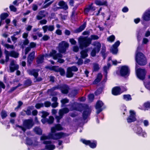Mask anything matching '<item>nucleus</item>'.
Instances as JSON below:
<instances>
[{
  "instance_id": "2",
  "label": "nucleus",
  "mask_w": 150,
  "mask_h": 150,
  "mask_svg": "<svg viewBox=\"0 0 150 150\" xmlns=\"http://www.w3.org/2000/svg\"><path fill=\"white\" fill-rule=\"evenodd\" d=\"M99 38V37L96 35H92L91 38H88L86 37H80L78 39L79 42L80 46L82 47L88 46L91 43V40H97Z\"/></svg>"
},
{
  "instance_id": "55",
  "label": "nucleus",
  "mask_w": 150,
  "mask_h": 150,
  "mask_svg": "<svg viewBox=\"0 0 150 150\" xmlns=\"http://www.w3.org/2000/svg\"><path fill=\"white\" fill-rule=\"evenodd\" d=\"M50 38V37L47 35H44L42 38V39L45 41L47 40Z\"/></svg>"
},
{
  "instance_id": "58",
  "label": "nucleus",
  "mask_w": 150,
  "mask_h": 150,
  "mask_svg": "<svg viewBox=\"0 0 150 150\" xmlns=\"http://www.w3.org/2000/svg\"><path fill=\"white\" fill-rule=\"evenodd\" d=\"M50 102L49 101H46L44 103L45 106L46 107H49L50 106Z\"/></svg>"
},
{
  "instance_id": "50",
  "label": "nucleus",
  "mask_w": 150,
  "mask_h": 150,
  "mask_svg": "<svg viewBox=\"0 0 150 150\" xmlns=\"http://www.w3.org/2000/svg\"><path fill=\"white\" fill-rule=\"evenodd\" d=\"M5 86L4 84L1 82L0 81V93L1 91V88H5Z\"/></svg>"
},
{
  "instance_id": "10",
  "label": "nucleus",
  "mask_w": 150,
  "mask_h": 150,
  "mask_svg": "<svg viewBox=\"0 0 150 150\" xmlns=\"http://www.w3.org/2000/svg\"><path fill=\"white\" fill-rule=\"evenodd\" d=\"M47 139L41 140L42 143L43 144H45L46 145L45 146L46 149L47 150H53L55 148V146L53 144H51V142L50 141H47Z\"/></svg>"
},
{
  "instance_id": "31",
  "label": "nucleus",
  "mask_w": 150,
  "mask_h": 150,
  "mask_svg": "<svg viewBox=\"0 0 150 150\" xmlns=\"http://www.w3.org/2000/svg\"><path fill=\"white\" fill-rule=\"evenodd\" d=\"M95 4L98 5H105L107 6L106 1H101L99 0H96L95 1Z\"/></svg>"
},
{
  "instance_id": "26",
  "label": "nucleus",
  "mask_w": 150,
  "mask_h": 150,
  "mask_svg": "<svg viewBox=\"0 0 150 150\" xmlns=\"http://www.w3.org/2000/svg\"><path fill=\"white\" fill-rule=\"evenodd\" d=\"M35 53L34 52H33L31 53L29 55L28 57V62L29 63H30L34 59V57Z\"/></svg>"
},
{
  "instance_id": "17",
  "label": "nucleus",
  "mask_w": 150,
  "mask_h": 150,
  "mask_svg": "<svg viewBox=\"0 0 150 150\" xmlns=\"http://www.w3.org/2000/svg\"><path fill=\"white\" fill-rule=\"evenodd\" d=\"M69 112V110L66 108L60 110L59 112V116H57L55 117L57 120V122H59V120L62 117V116L64 114L67 113Z\"/></svg>"
},
{
  "instance_id": "12",
  "label": "nucleus",
  "mask_w": 150,
  "mask_h": 150,
  "mask_svg": "<svg viewBox=\"0 0 150 150\" xmlns=\"http://www.w3.org/2000/svg\"><path fill=\"white\" fill-rule=\"evenodd\" d=\"M81 141L83 144L86 145H88L91 148H94L96 147L97 143L95 141H90L84 139H81Z\"/></svg>"
},
{
  "instance_id": "40",
  "label": "nucleus",
  "mask_w": 150,
  "mask_h": 150,
  "mask_svg": "<svg viewBox=\"0 0 150 150\" xmlns=\"http://www.w3.org/2000/svg\"><path fill=\"white\" fill-rule=\"evenodd\" d=\"M8 16V15L7 13H4L2 14L0 16L1 20H2L5 19Z\"/></svg>"
},
{
  "instance_id": "36",
  "label": "nucleus",
  "mask_w": 150,
  "mask_h": 150,
  "mask_svg": "<svg viewBox=\"0 0 150 150\" xmlns=\"http://www.w3.org/2000/svg\"><path fill=\"white\" fill-rule=\"evenodd\" d=\"M102 76V75L101 74H99L97 76V79L95 80L94 82V83H96V82L99 81L101 79Z\"/></svg>"
},
{
  "instance_id": "30",
  "label": "nucleus",
  "mask_w": 150,
  "mask_h": 150,
  "mask_svg": "<svg viewBox=\"0 0 150 150\" xmlns=\"http://www.w3.org/2000/svg\"><path fill=\"white\" fill-rule=\"evenodd\" d=\"M88 50H83L81 52V57L83 58H84L88 56L87 53Z\"/></svg>"
},
{
  "instance_id": "51",
  "label": "nucleus",
  "mask_w": 150,
  "mask_h": 150,
  "mask_svg": "<svg viewBox=\"0 0 150 150\" xmlns=\"http://www.w3.org/2000/svg\"><path fill=\"white\" fill-rule=\"evenodd\" d=\"M10 8L11 11L14 12L16 11V8L13 5L10 6Z\"/></svg>"
},
{
  "instance_id": "28",
  "label": "nucleus",
  "mask_w": 150,
  "mask_h": 150,
  "mask_svg": "<svg viewBox=\"0 0 150 150\" xmlns=\"http://www.w3.org/2000/svg\"><path fill=\"white\" fill-rule=\"evenodd\" d=\"M26 143L28 144L35 147L38 144V143L37 142H35L33 143L32 141L30 139L26 141Z\"/></svg>"
},
{
  "instance_id": "43",
  "label": "nucleus",
  "mask_w": 150,
  "mask_h": 150,
  "mask_svg": "<svg viewBox=\"0 0 150 150\" xmlns=\"http://www.w3.org/2000/svg\"><path fill=\"white\" fill-rule=\"evenodd\" d=\"M42 117L43 118H45L46 116L49 115V113L48 112L45 111L42 112Z\"/></svg>"
},
{
  "instance_id": "59",
  "label": "nucleus",
  "mask_w": 150,
  "mask_h": 150,
  "mask_svg": "<svg viewBox=\"0 0 150 150\" xmlns=\"http://www.w3.org/2000/svg\"><path fill=\"white\" fill-rule=\"evenodd\" d=\"M68 100L66 98L63 99L61 100V102L63 104H64L66 103H67L68 102Z\"/></svg>"
},
{
  "instance_id": "54",
  "label": "nucleus",
  "mask_w": 150,
  "mask_h": 150,
  "mask_svg": "<svg viewBox=\"0 0 150 150\" xmlns=\"http://www.w3.org/2000/svg\"><path fill=\"white\" fill-rule=\"evenodd\" d=\"M70 67L71 68V71H76L78 70V68L75 66H73Z\"/></svg>"
},
{
  "instance_id": "47",
  "label": "nucleus",
  "mask_w": 150,
  "mask_h": 150,
  "mask_svg": "<svg viewBox=\"0 0 150 150\" xmlns=\"http://www.w3.org/2000/svg\"><path fill=\"white\" fill-rule=\"evenodd\" d=\"M23 1V0H16L13 2V3L14 5L18 6L19 3Z\"/></svg>"
},
{
  "instance_id": "38",
  "label": "nucleus",
  "mask_w": 150,
  "mask_h": 150,
  "mask_svg": "<svg viewBox=\"0 0 150 150\" xmlns=\"http://www.w3.org/2000/svg\"><path fill=\"white\" fill-rule=\"evenodd\" d=\"M33 109V107L32 106L28 108L26 111V113L28 115H30L31 114V111Z\"/></svg>"
},
{
  "instance_id": "44",
  "label": "nucleus",
  "mask_w": 150,
  "mask_h": 150,
  "mask_svg": "<svg viewBox=\"0 0 150 150\" xmlns=\"http://www.w3.org/2000/svg\"><path fill=\"white\" fill-rule=\"evenodd\" d=\"M44 106L43 104V103H37L35 105V108L38 109H39L40 108L43 107Z\"/></svg>"
},
{
  "instance_id": "63",
  "label": "nucleus",
  "mask_w": 150,
  "mask_h": 150,
  "mask_svg": "<svg viewBox=\"0 0 150 150\" xmlns=\"http://www.w3.org/2000/svg\"><path fill=\"white\" fill-rule=\"evenodd\" d=\"M128 8L127 7H124L122 9V11L123 12H126L128 11Z\"/></svg>"
},
{
  "instance_id": "13",
  "label": "nucleus",
  "mask_w": 150,
  "mask_h": 150,
  "mask_svg": "<svg viewBox=\"0 0 150 150\" xmlns=\"http://www.w3.org/2000/svg\"><path fill=\"white\" fill-rule=\"evenodd\" d=\"M19 68V65L17 64L16 62L14 60L11 61L9 65V70L10 72H13Z\"/></svg>"
},
{
  "instance_id": "62",
  "label": "nucleus",
  "mask_w": 150,
  "mask_h": 150,
  "mask_svg": "<svg viewBox=\"0 0 150 150\" xmlns=\"http://www.w3.org/2000/svg\"><path fill=\"white\" fill-rule=\"evenodd\" d=\"M73 50L74 52H77L79 50V48L77 46H75L73 47Z\"/></svg>"
},
{
  "instance_id": "39",
  "label": "nucleus",
  "mask_w": 150,
  "mask_h": 150,
  "mask_svg": "<svg viewBox=\"0 0 150 150\" xmlns=\"http://www.w3.org/2000/svg\"><path fill=\"white\" fill-rule=\"evenodd\" d=\"M53 127L55 128L56 131V130H61L63 129V128L61 126L60 124H57L55 125V127Z\"/></svg>"
},
{
  "instance_id": "32",
  "label": "nucleus",
  "mask_w": 150,
  "mask_h": 150,
  "mask_svg": "<svg viewBox=\"0 0 150 150\" xmlns=\"http://www.w3.org/2000/svg\"><path fill=\"white\" fill-rule=\"evenodd\" d=\"M86 24L85 23H84L76 31V33L80 32L83 30L86 26Z\"/></svg>"
},
{
  "instance_id": "15",
  "label": "nucleus",
  "mask_w": 150,
  "mask_h": 150,
  "mask_svg": "<svg viewBox=\"0 0 150 150\" xmlns=\"http://www.w3.org/2000/svg\"><path fill=\"white\" fill-rule=\"evenodd\" d=\"M129 70L128 67L123 66L121 67L120 70V74L121 76H125L129 75Z\"/></svg>"
},
{
  "instance_id": "46",
  "label": "nucleus",
  "mask_w": 150,
  "mask_h": 150,
  "mask_svg": "<svg viewBox=\"0 0 150 150\" xmlns=\"http://www.w3.org/2000/svg\"><path fill=\"white\" fill-rule=\"evenodd\" d=\"M47 120V122L48 123H52L54 120V118L52 116H50L49 117V119L48 120Z\"/></svg>"
},
{
  "instance_id": "53",
  "label": "nucleus",
  "mask_w": 150,
  "mask_h": 150,
  "mask_svg": "<svg viewBox=\"0 0 150 150\" xmlns=\"http://www.w3.org/2000/svg\"><path fill=\"white\" fill-rule=\"evenodd\" d=\"M144 125L145 126H147L149 125V122L148 120H144L143 122Z\"/></svg>"
},
{
  "instance_id": "1",
  "label": "nucleus",
  "mask_w": 150,
  "mask_h": 150,
  "mask_svg": "<svg viewBox=\"0 0 150 150\" xmlns=\"http://www.w3.org/2000/svg\"><path fill=\"white\" fill-rule=\"evenodd\" d=\"M56 132L54 127H52L51 129V132L48 135H43L40 137L42 140L52 139L54 140H57L64 137L66 134L62 132L54 134Z\"/></svg>"
},
{
  "instance_id": "6",
  "label": "nucleus",
  "mask_w": 150,
  "mask_h": 150,
  "mask_svg": "<svg viewBox=\"0 0 150 150\" xmlns=\"http://www.w3.org/2000/svg\"><path fill=\"white\" fill-rule=\"evenodd\" d=\"M56 52L54 50H52L50 52L49 56L50 57H52V58L55 60L58 59V62L62 63L64 62V61L63 59H60V58L62 57V55L60 54H56Z\"/></svg>"
},
{
  "instance_id": "25",
  "label": "nucleus",
  "mask_w": 150,
  "mask_h": 150,
  "mask_svg": "<svg viewBox=\"0 0 150 150\" xmlns=\"http://www.w3.org/2000/svg\"><path fill=\"white\" fill-rule=\"evenodd\" d=\"M28 73L29 74L33 75L35 78H36L38 76V71L36 70H29Z\"/></svg>"
},
{
  "instance_id": "41",
  "label": "nucleus",
  "mask_w": 150,
  "mask_h": 150,
  "mask_svg": "<svg viewBox=\"0 0 150 150\" xmlns=\"http://www.w3.org/2000/svg\"><path fill=\"white\" fill-rule=\"evenodd\" d=\"M100 69L99 65L96 64H93V69L94 71H98Z\"/></svg>"
},
{
  "instance_id": "60",
  "label": "nucleus",
  "mask_w": 150,
  "mask_h": 150,
  "mask_svg": "<svg viewBox=\"0 0 150 150\" xmlns=\"http://www.w3.org/2000/svg\"><path fill=\"white\" fill-rule=\"evenodd\" d=\"M56 33L58 35H61L62 34V31L59 29L57 30L56 31Z\"/></svg>"
},
{
  "instance_id": "37",
  "label": "nucleus",
  "mask_w": 150,
  "mask_h": 150,
  "mask_svg": "<svg viewBox=\"0 0 150 150\" xmlns=\"http://www.w3.org/2000/svg\"><path fill=\"white\" fill-rule=\"evenodd\" d=\"M115 37L114 35H112L107 38V40L110 42H113L115 39Z\"/></svg>"
},
{
  "instance_id": "64",
  "label": "nucleus",
  "mask_w": 150,
  "mask_h": 150,
  "mask_svg": "<svg viewBox=\"0 0 150 150\" xmlns=\"http://www.w3.org/2000/svg\"><path fill=\"white\" fill-rule=\"evenodd\" d=\"M58 105V103L57 102H55L52 104V106L53 108H55Z\"/></svg>"
},
{
  "instance_id": "19",
  "label": "nucleus",
  "mask_w": 150,
  "mask_h": 150,
  "mask_svg": "<svg viewBox=\"0 0 150 150\" xmlns=\"http://www.w3.org/2000/svg\"><path fill=\"white\" fill-rule=\"evenodd\" d=\"M142 18V20L148 21L150 20V9L146 10L143 14Z\"/></svg>"
},
{
  "instance_id": "45",
  "label": "nucleus",
  "mask_w": 150,
  "mask_h": 150,
  "mask_svg": "<svg viewBox=\"0 0 150 150\" xmlns=\"http://www.w3.org/2000/svg\"><path fill=\"white\" fill-rule=\"evenodd\" d=\"M61 91L62 93L66 94L68 92V90L67 87H65L64 88H62L61 89Z\"/></svg>"
},
{
  "instance_id": "16",
  "label": "nucleus",
  "mask_w": 150,
  "mask_h": 150,
  "mask_svg": "<svg viewBox=\"0 0 150 150\" xmlns=\"http://www.w3.org/2000/svg\"><path fill=\"white\" fill-rule=\"evenodd\" d=\"M120 44L119 41H117L112 46L110 50L111 52L113 54H116L118 51L117 47L119 46Z\"/></svg>"
},
{
  "instance_id": "24",
  "label": "nucleus",
  "mask_w": 150,
  "mask_h": 150,
  "mask_svg": "<svg viewBox=\"0 0 150 150\" xmlns=\"http://www.w3.org/2000/svg\"><path fill=\"white\" fill-rule=\"evenodd\" d=\"M45 57V58H48L50 57L49 54H46L44 56H40L38 57L37 59V62L38 64L41 63L43 62L44 57Z\"/></svg>"
},
{
  "instance_id": "52",
  "label": "nucleus",
  "mask_w": 150,
  "mask_h": 150,
  "mask_svg": "<svg viewBox=\"0 0 150 150\" xmlns=\"http://www.w3.org/2000/svg\"><path fill=\"white\" fill-rule=\"evenodd\" d=\"M88 98L90 100H92L94 98V95L93 94H90L88 96Z\"/></svg>"
},
{
  "instance_id": "23",
  "label": "nucleus",
  "mask_w": 150,
  "mask_h": 150,
  "mask_svg": "<svg viewBox=\"0 0 150 150\" xmlns=\"http://www.w3.org/2000/svg\"><path fill=\"white\" fill-rule=\"evenodd\" d=\"M122 92V91H121L120 88L119 87H115L112 90V93L114 95H117Z\"/></svg>"
},
{
  "instance_id": "14",
  "label": "nucleus",
  "mask_w": 150,
  "mask_h": 150,
  "mask_svg": "<svg viewBox=\"0 0 150 150\" xmlns=\"http://www.w3.org/2000/svg\"><path fill=\"white\" fill-rule=\"evenodd\" d=\"M135 132L138 135L143 137H146L147 136L146 133L143 130L142 128L139 126H136L134 129Z\"/></svg>"
},
{
  "instance_id": "42",
  "label": "nucleus",
  "mask_w": 150,
  "mask_h": 150,
  "mask_svg": "<svg viewBox=\"0 0 150 150\" xmlns=\"http://www.w3.org/2000/svg\"><path fill=\"white\" fill-rule=\"evenodd\" d=\"M3 45L6 47L7 48V49H14V46L13 45H10L8 44H4Z\"/></svg>"
},
{
  "instance_id": "18",
  "label": "nucleus",
  "mask_w": 150,
  "mask_h": 150,
  "mask_svg": "<svg viewBox=\"0 0 150 150\" xmlns=\"http://www.w3.org/2000/svg\"><path fill=\"white\" fill-rule=\"evenodd\" d=\"M50 70H53L56 72H59L60 74L62 76L64 75L65 72L64 69L61 68H59L58 67L53 66L50 68Z\"/></svg>"
},
{
  "instance_id": "48",
  "label": "nucleus",
  "mask_w": 150,
  "mask_h": 150,
  "mask_svg": "<svg viewBox=\"0 0 150 150\" xmlns=\"http://www.w3.org/2000/svg\"><path fill=\"white\" fill-rule=\"evenodd\" d=\"M1 116L3 119L5 118L7 116V114L6 112L3 111L1 113Z\"/></svg>"
},
{
  "instance_id": "57",
  "label": "nucleus",
  "mask_w": 150,
  "mask_h": 150,
  "mask_svg": "<svg viewBox=\"0 0 150 150\" xmlns=\"http://www.w3.org/2000/svg\"><path fill=\"white\" fill-rule=\"evenodd\" d=\"M88 7L90 10L94 11L96 9L95 7L92 6V4H91Z\"/></svg>"
},
{
  "instance_id": "35",
  "label": "nucleus",
  "mask_w": 150,
  "mask_h": 150,
  "mask_svg": "<svg viewBox=\"0 0 150 150\" xmlns=\"http://www.w3.org/2000/svg\"><path fill=\"white\" fill-rule=\"evenodd\" d=\"M123 98L124 100L127 101L130 100L132 99L131 96L129 94L124 95Z\"/></svg>"
},
{
  "instance_id": "49",
  "label": "nucleus",
  "mask_w": 150,
  "mask_h": 150,
  "mask_svg": "<svg viewBox=\"0 0 150 150\" xmlns=\"http://www.w3.org/2000/svg\"><path fill=\"white\" fill-rule=\"evenodd\" d=\"M144 84L146 88L150 90V82L144 83Z\"/></svg>"
},
{
  "instance_id": "22",
  "label": "nucleus",
  "mask_w": 150,
  "mask_h": 150,
  "mask_svg": "<svg viewBox=\"0 0 150 150\" xmlns=\"http://www.w3.org/2000/svg\"><path fill=\"white\" fill-rule=\"evenodd\" d=\"M42 28L43 30L44 33H45L47 30L50 31H53L54 29V27L53 25H45L43 26Z\"/></svg>"
},
{
  "instance_id": "29",
  "label": "nucleus",
  "mask_w": 150,
  "mask_h": 150,
  "mask_svg": "<svg viewBox=\"0 0 150 150\" xmlns=\"http://www.w3.org/2000/svg\"><path fill=\"white\" fill-rule=\"evenodd\" d=\"M59 5L62 8L67 9L68 8V6L66 3L63 1H60L59 3Z\"/></svg>"
},
{
  "instance_id": "20",
  "label": "nucleus",
  "mask_w": 150,
  "mask_h": 150,
  "mask_svg": "<svg viewBox=\"0 0 150 150\" xmlns=\"http://www.w3.org/2000/svg\"><path fill=\"white\" fill-rule=\"evenodd\" d=\"M108 67L106 66H105L103 68V70L105 72V76L107 74V71L109 67L110 66V63L111 62H112L113 64L116 65V64L117 62L116 60L115 61H112L111 60V57H110L109 58L108 60Z\"/></svg>"
},
{
  "instance_id": "21",
  "label": "nucleus",
  "mask_w": 150,
  "mask_h": 150,
  "mask_svg": "<svg viewBox=\"0 0 150 150\" xmlns=\"http://www.w3.org/2000/svg\"><path fill=\"white\" fill-rule=\"evenodd\" d=\"M103 105V103L101 101H98L97 102L96 106V108L97 110V112L99 113L102 110V107Z\"/></svg>"
},
{
  "instance_id": "27",
  "label": "nucleus",
  "mask_w": 150,
  "mask_h": 150,
  "mask_svg": "<svg viewBox=\"0 0 150 150\" xmlns=\"http://www.w3.org/2000/svg\"><path fill=\"white\" fill-rule=\"evenodd\" d=\"M71 70L70 67L68 68L67 69V76L69 78L72 77L73 75V74Z\"/></svg>"
},
{
  "instance_id": "5",
  "label": "nucleus",
  "mask_w": 150,
  "mask_h": 150,
  "mask_svg": "<svg viewBox=\"0 0 150 150\" xmlns=\"http://www.w3.org/2000/svg\"><path fill=\"white\" fill-rule=\"evenodd\" d=\"M135 70L137 77L141 80L144 79L146 73L145 70L144 69H138L137 64L136 66Z\"/></svg>"
},
{
  "instance_id": "33",
  "label": "nucleus",
  "mask_w": 150,
  "mask_h": 150,
  "mask_svg": "<svg viewBox=\"0 0 150 150\" xmlns=\"http://www.w3.org/2000/svg\"><path fill=\"white\" fill-rule=\"evenodd\" d=\"M143 107L145 110H148L150 108V102H147L143 104Z\"/></svg>"
},
{
  "instance_id": "56",
  "label": "nucleus",
  "mask_w": 150,
  "mask_h": 150,
  "mask_svg": "<svg viewBox=\"0 0 150 150\" xmlns=\"http://www.w3.org/2000/svg\"><path fill=\"white\" fill-rule=\"evenodd\" d=\"M69 41L72 45H75L76 43V41L73 39H70L69 40Z\"/></svg>"
},
{
  "instance_id": "61",
  "label": "nucleus",
  "mask_w": 150,
  "mask_h": 150,
  "mask_svg": "<svg viewBox=\"0 0 150 150\" xmlns=\"http://www.w3.org/2000/svg\"><path fill=\"white\" fill-rule=\"evenodd\" d=\"M47 21L46 20L43 19L40 21V23L42 24H45L46 23Z\"/></svg>"
},
{
  "instance_id": "7",
  "label": "nucleus",
  "mask_w": 150,
  "mask_h": 150,
  "mask_svg": "<svg viewBox=\"0 0 150 150\" xmlns=\"http://www.w3.org/2000/svg\"><path fill=\"white\" fill-rule=\"evenodd\" d=\"M93 45L94 47L91 53V55L92 57L95 56L96 53L99 52L101 46L100 43L98 42H95L93 43Z\"/></svg>"
},
{
  "instance_id": "11",
  "label": "nucleus",
  "mask_w": 150,
  "mask_h": 150,
  "mask_svg": "<svg viewBox=\"0 0 150 150\" xmlns=\"http://www.w3.org/2000/svg\"><path fill=\"white\" fill-rule=\"evenodd\" d=\"M69 44L67 42L62 41L60 43L59 46V51L61 53L65 52L67 48L69 47Z\"/></svg>"
},
{
  "instance_id": "9",
  "label": "nucleus",
  "mask_w": 150,
  "mask_h": 150,
  "mask_svg": "<svg viewBox=\"0 0 150 150\" xmlns=\"http://www.w3.org/2000/svg\"><path fill=\"white\" fill-rule=\"evenodd\" d=\"M4 53L6 56L5 61L8 62L9 59V56H11L14 58H17L18 57V54L14 51L9 52L6 50L4 51Z\"/></svg>"
},
{
  "instance_id": "8",
  "label": "nucleus",
  "mask_w": 150,
  "mask_h": 150,
  "mask_svg": "<svg viewBox=\"0 0 150 150\" xmlns=\"http://www.w3.org/2000/svg\"><path fill=\"white\" fill-rule=\"evenodd\" d=\"M136 120V112L133 110H130L129 111V115L127 118V122L131 123L134 122Z\"/></svg>"
},
{
  "instance_id": "34",
  "label": "nucleus",
  "mask_w": 150,
  "mask_h": 150,
  "mask_svg": "<svg viewBox=\"0 0 150 150\" xmlns=\"http://www.w3.org/2000/svg\"><path fill=\"white\" fill-rule=\"evenodd\" d=\"M34 131L35 132L38 134H41L42 132L41 129L38 127H35L34 129Z\"/></svg>"
},
{
  "instance_id": "4",
  "label": "nucleus",
  "mask_w": 150,
  "mask_h": 150,
  "mask_svg": "<svg viewBox=\"0 0 150 150\" xmlns=\"http://www.w3.org/2000/svg\"><path fill=\"white\" fill-rule=\"evenodd\" d=\"M33 125V120H25L23 122V127L18 126L19 129H21L24 132L26 129H29L31 128Z\"/></svg>"
},
{
  "instance_id": "3",
  "label": "nucleus",
  "mask_w": 150,
  "mask_h": 150,
  "mask_svg": "<svg viewBox=\"0 0 150 150\" xmlns=\"http://www.w3.org/2000/svg\"><path fill=\"white\" fill-rule=\"evenodd\" d=\"M139 48H137L136 54L135 59L136 62L139 65H144L146 63V59L144 54L139 52Z\"/></svg>"
}]
</instances>
